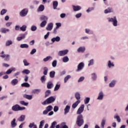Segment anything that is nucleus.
Returning <instances> with one entry per match:
<instances>
[{"instance_id":"13d9d810","label":"nucleus","mask_w":128,"mask_h":128,"mask_svg":"<svg viewBox=\"0 0 128 128\" xmlns=\"http://www.w3.org/2000/svg\"><path fill=\"white\" fill-rule=\"evenodd\" d=\"M94 64V59H92L89 61V64H88V66H92Z\"/></svg>"},{"instance_id":"4d7b16f0","label":"nucleus","mask_w":128,"mask_h":128,"mask_svg":"<svg viewBox=\"0 0 128 128\" xmlns=\"http://www.w3.org/2000/svg\"><path fill=\"white\" fill-rule=\"evenodd\" d=\"M92 80H96V74L94 73H93L92 74Z\"/></svg>"},{"instance_id":"a878e982","label":"nucleus","mask_w":128,"mask_h":128,"mask_svg":"<svg viewBox=\"0 0 128 128\" xmlns=\"http://www.w3.org/2000/svg\"><path fill=\"white\" fill-rule=\"evenodd\" d=\"M0 32L2 34H6V32H10V30L5 28H2L0 29Z\"/></svg>"},{"instance_id":"2eb2a0df","label":"nucleus","mask_w":128,"mask_h":128,"mask_svg":"<svg viewBox=\"0 0 128 128\" xmlns=\"http://www.w3.org/2000/svg\"><path fill=\"white\" fill-rule=\"evenodd\" d=\"M54 88V84L52 82H50L47 84V88L48 89L52 88Z\"/></svg>"},{"instance_id":"c9c22d12","label":"nucleus","mask_w":128,"mask_h":128,"mask_svg":"<svg viewBox=\"0 0 128 128\" xmlns=\"http://www.w3.org/2000/svg\"><path fill=\"white\" fill-rule=\"evenodd\" d=\"M20 30L22 32H26V26L23 25L22 27L20 28Z\"/></svg>"},{"instance_id":"20e7f679","label":"nucleus","mask_w":128,"mask_h":128,"mask_svg":"<svg viewBox=\"0 0 128 128\" xmlns=\"http://www.w3.org/2000/svg\"><path fill=\"white\" fill-rule=\"evenodd\" d=\"M108 22H112L114 26H118V20H116V16H114V18H109Z\"/></svg>"},{"instance_id":"37998d69","label":"nucleus","mask_w":128,"mask_h":128,"mask_svg":"<svg viewBox=\"0 0 128 128\" xmlns=\"http://www.w3.org/2000/svg\"><path fill=\"white\" fill-rule=\"evenodd\" d=\"M116 84V81H112L109 84V86L110 88H114V85Z\"/></svg>"},{"instance_id":"39448f33","label":"nucleus","mask_w":128,"mask_h":128,"mask_svg":"<svg viewBox=\"0 0 128 128\" xmlns=\"http://www.w3.org/2000/svg\"><path fill=\"white\" fill-rule=\"evenodd\" d=\"M28 10L26 8H24L20 12V16H26L28 14Z\"/></svg>"},{"instance_id":"ea45409f","label":"nucleus","mask_w":128,"mask_h":128,"mask_svg":"<svg viewBox=\"0 0 128 128\" xmlns=\"http://www.w3.org/2000/svg\"><path fill=\"white\" fill-rule=\"evenodd\" d=\"M60 84H56L54 88V92H56V90H58L60 89Z\"/></svg>"},{"instance_id":"412c9836","label":"nucleus","mask_w":128,"mask_h":128,"mask_svg":"<svg viewBox=\"0 0 128 128\" xmlns=\"http://www.w3.org/2000/svg\"><path fill=\"white\" fill-rule=\"evenodd\" d=\"M85 50H86V48H84V47L81 46L78 49V52H84Z\"/></svg>"},{"instance_id":"bf43d9fd","label":"nucleus","mask_w":128,"mask_h":128,"mask_svg":"<svg viewBox=\"0 0 128 128\" xmlns=\"http://www.w3.org/2000/svg\"><path fill=\"white\" fill-rule=\"evenodd\" d=\"M4 60H6V62H8V60H10V55L7 54H6V56H5Z\"/></svg>"},{"instance_id":"9d476101","label":"nucleus","mask_w":128,"mask_h":128,"mask_svg":"<svg viewBox=\"0 0 128 128\" xmlns=\"http://www.w3.org/2000/svg\"><path fill=\"white\" fill-rule=\"evenodd\" d=\"M104 98V92H100L97 100H102Z\"/></svg>"},{"instance_id":"79ce46f5","label":"nucleus","mask_w":128,"mask_h":128,"mask_svg":"<svg viewBox=\"0 0 128 128\" xmlns=\"http://www.w3.org/2000/svg\"><path fill=\"white\" fill-rule=\"evenodd\" d=\"M30 70H24L22 72V74H30Z\"/></svg>"},{"instance_id":"8fccbe9b","label":"nucleus","mask_w":128,"mask_h":128,"mask_svg":"<svg viewBox=\"0 0 128 128\" xmlns=\"http://www.w3.org/2000/svg\"><path fill=\"white\" fill-rule=\"evenodd\" d=\"M108 68H112V66H114V64L112 63L110 60H109L108 63Z\"/></svg>"},{"instance_id":"4468645a","label":"nucleus","mask_w":128,"mask_h":128,"mask_svg":"<svg viewBox=\"0 0 128 128\" xmlns=\"http://www.w3.org/2000/svg\"><path fill=\"white\" fill-rule=\"evenodd\" d=\"M70 106H66L64 109V114H66L70 112Z\"/></svg>"},{"instance_id":"1a4fd4ad","label":"nucleus","mask_w":128,"mask_h":128,"mask_svg":"<svg viewBox=\"0 0 128 128\" xmlns=\"http://www.w3.org/2000/svg\"><path fill=\"white\" fill-rule=\"evenodd\" d=\"M54 27V24L52 23H50L48 24L46 28V30H52V28Z\"/></svg>"},{"instance_id":"393cba45","label":"nucleus","mask_w":128,"mask_h":128,"mask_svg":"<svg viewBox=\"0 0 128 128\" xmlns=\"http://www.w3.org/2000/svg\"><path fill=\"white\" fill-rule=\"evenodd\" d=\"M21 86L22 88H30V85L28 82H24L21 84Z\"/></svg>"},{"instance_id":"cd10ccee","label":"nucleus","mask_w":128,"mask_h":128,"mask_svg":"<svg viewBox=\"0 0 128 128\" xmlns=\"http://www.w3.org/2000/svg\"><path fill=\"white\" fill-rule=\"evenodd\" d=\"M70 78H72V76H70V75H68L67 76H66L64 78V82L66 84V82H67L68 80H70Z\"/></svg>"},{"instance_id":"e2e57ef3","label":"nucleus","mask_w":128,"mask_h":128,"mask_svg":"<svg viewBox=\"0 0 128 128\" xmlns=\"http://www.w3.org/2000/svg\"><path fill=\"white\" fill-rule=\"evenodd\" d=\"M31 30H32V32H35V30H36V27L34 26H32Z\"/></svg>"},{"instance_id":"5fc2aeb1","label":"nucleus","mask_w":128,"mask_h":128,"mask_svg":"<svg viewBox=\"0 0 128 128\" xmlns=\"http://www.w3.org/2000/svg\"><path fill=\"white\" fill-rule=\"evenodd\" d=\"M14 70V68H10L9 70H8L6 72V74H12V72Z\"/></svg>"},{"instance_id":"a18cd8bd","label":"nucleus","mask_w":128,"mask_h":128,"mask_svg":"<svg viewBox=\"0 0 128 128\" xmlns=\"http://www.w3.org/2000/svg\"><path fill=\"white\" fill-rule=\"evenodd\" d=\"M56 122L54 121L52 124L50 128H56Z\"/></svg>"},{"instance_id":"338daca9","label":"nucleus","mask_w":128,"mask_h":128,"mask_svg":"<svg viewBox=\"0 0 128 128\" xmlns=\"http://www.w3.org/2000/svg\"><path fill=\"white\" fill-rule=\"evenodd\" d=\"M92 10H94V7L92 8H89L87 10V12H92Z\"/></svg>"},{"instance_id":"6e6552de","label":"nucleus","mask_w":128,"mask_h":128,"mask_svg":"<svg viewBox=\"0 0 128 128\" xmlns=\"http://www.w3.org/2000/svg\"><path fill=\"white\" fill-rule=\"evenodd\" d=\"M84 110V104H82L78 109L77 111L78 114H80Z\"/></svg>"},{"instance_id":"864d4df0","label":"nucleus","mask_w":128,"mask_h":128,"mask_svg":"<svg viewBox=\"0 0 128 128\" xmlns=\"http://www.w3.org/2000/svg\"><path fill=\"white\" fill-rule=\"evenodd\" d=\"M46 110H48V112H50V110H52V106H48L46 108Z\"/></svg>"},{"instance_id":"72a5a7b5","label":"nucleus","mask_w":128,"mask_h":128,"mask_svg":"<svg viewBox=\"0 0 128 128\" xmlns=\"http://www.w3.org/2000/svg\"><path fill=\"white\" fill-rule=\"evenodd\" d=\"M44 71L43 72V74L44 76H46L48 74V68L46 67H44Z\"/></svg>"},{"instance_id":"473e14b6","label":"nucleus","mask_w":128,"mask_h":128,"mask_svg":"<svg viewBox=\"0 0 128 128\" xmlns=\"http://www.w3.org/2000/svg\"><path fill=\"white\" fill-rule=\"evenodd\" d=\"M46 20H44L40 24V28H44V26H46Z\"/></svg>"},{"instance_id":"2f4dec72","label":"nucleus","mask_w":128,"mask_h":128,"mask_svg":"<svg viewBox=\"0 0 128 128\" xmlns=\"http://www.w3.org/2000/svg\"><path fill=\"white\" fill-rule=\"evenodd\" d=\"M32 126H34L33 128H38L36 125L34 124V122L30 123L28 126V128H32Z\"/></svg>"},{"instance_id":"680f3d73","label":"nucleus","mask_w":128,"mask_h":128,"mask_svg":"<svg viewBox=\"0 0 128 128\" xmlns=\"http://www.w3.org/2000/svg\"><path fill=\"white\" fill-rule=\"evenodd\" d=\"M23 62L24 63V66H28L30 65V64L28 62V61L26 60H24Z\"/></svg>"},{"instance_id":"5701e85b","label":"nucleus","mask_w":128,"mask_h":128,"mask_svg":"<svg viewBox=\"0 0 128 128\" xmlns=\"http://www.w3.org/2000/svg\"><path fill=\"white\" fill-rule=\"evenodd\" d=\"M44 6L42 4H41L39 6L38 8V12H44Z\"/></svg>"},{"instance_id":"f3484780","label":"nucleus","mask_w":128,"mask_h":128,"mask_svg":"<svg viewBox=\"0 0 128 128\" xmlns=\"http://www.w3.org/2000/svg\"><path fill=\"white\" fill-rule=\"evenodd\" d=\"M18 79H14L12 80L11 84L12 86H16V84H18Z\"/></svg>"},{"instance_id":"7ed1b4c3","label":"nucleus","mask_w":128,"mask_h":128,"mask_svg":"<svg viewBox=\"0 0 128 128\" xmlns=\"http://www.w3.org/2000/svg\"><path fill=\"white\" fill-rule=\"evenodd\" d=\"M26 110L24 107H20L18 104L12 106V110H14V112H18V110Z\"/></svg>"},{"instance_id":"aec40b11","label":"nucleus","mask_w":128,"mask_h":128,"mask_svg":"<svg viewBox=\"0 0 128 128\" xmlns=\"http://www.w3.org/2000/svg\"><path fill=\"white\" fill-rule=\"evenodd\" d=\"M16 118H14L13 120H12L11 122V126L12 128H16V126H17L16 123Z\"/></svg>"},{"instance_id":"6e6d98bb","label":"nucleus","mask_w":128,"mask_h":128,"mask_svg":"<svg viewBox=\"0 0 128 128\" xmlns=\"http://www.w3.org/2000/svg\"><path fill=\"white\" fill-rule=\"evenodd\" d=\"M56 60H54L52 62V66H53V68H56Z\"/></svg>"},{"instance_id":"09e8293b","label":"nucleus","mask_w":128,"mask_h":128,"mask_svg":"<svg viewBox=\"0 0 128 128\" xmlns=\"http://www.w3.org/2000/svg\"><path fill=\"white\" fill-rule=\"evenodd\" d=\"M6 12H8V10L5 9H2V10L0 12V14L1 16H4V14L6 13Z\"/></svg>"},{"instance_id":"4c0bfd02","label":"nucleus","mask_w":128,"mask_h":128,"mask_svg":"<svg viewBox=\"0 0 128 128\" xmlns=\"http://www.w3.org/2000/svg\"><path fill=\"white\" fill-rule=\"evenodd\" d=\"M20 104H22V106H28V102H25L24 100L20 101Z\"/></svg>"},{"instance_id":"7c9ffc66","label":"nucleus","mask_w":128,"mask_h":128,"mask_svg":"<svg viewBox=\"0 0 128 128\" xmlns=\"http://www.w3.org/2000/svg\"><path fill=\"white\" fill-rule=\"evenodd\" d=\"M112 12V9L108 8V9L104 10V14H108V12Z\"/></svg>"},{"instance_id":"f03ea898","label":"nucleus","mask_w":128,"mask_h":128,"mask_svg":"<svg viewBox=\"0 0 128 128\" xmlns=\"http://www.w3.org/2000/svg\"><path fill=\"white\" fill-rule=\"evenodd\" d=\"M56 100V98H54L52 96H50L45 101L42 102V104L44 106L46 104H52V102H54Z\"/></svg>"},{"instance_id":"052dcab7","label":"nucleus","mask_w":128,"mask_h":128,"mask_svg":"<svg viewBox=\"0 0 128 128\" xmlns=\"http://www.w3.org/2000/svg\"><path fill=\"white\" fill-rule=\"evenodd\" d=\"M50 58H52V57L50 56H48L46 58H44L43 60L44 62H48V60Z\"/></svg>"},{"instance_id":"49530a36","label":"nucleus","mask_w":128,"mask_h":128,"mask_svg":"<svg viewBox=\"0 0 128 128\" xmlns=\"http://www.w3.org/2000/svg\"><path fill=\"white\" fill-rule=\"evenodd\" d=\"M44 120H42L40 121V124L39 126V128H42V126H44Z\"/></svg>"},{"instance_id":"58836bf2","label":"nucleus","mask_w":128,"mask_h":128,"mask_svg":"<svg viewBox=\"0 0 128 128\" xmlns=\"http://www.w3.org/2000/svg\"><path fill=\"white\" fill-rule=\"evenodd\" d=\"M45 78H46V76H43L40 78V80L42 82V84H44V82H46V79Z\"/></svg>"},{"instance_id":"0eeeda50","label":"nucleus","mask_w":128,"mask_h":128,"mask_svg":"<svg viewBox=\"0 0 128 128\" xmlns=\"http://www.w3.org/2000/svg\"><path fill=\"white\" fill-rule=\"evenodd\" d=\"M68 52V50H66L62 51H60L58 53V55L60 56H66Z\"/></svg>"},{"instance_id":"dca6fc26","label":"nucleus","mask_w":128,"mask_h":128,"mask_svg":"<svg viewBox=\"0 0 128 128\" xmlns=\"http://www.w3.org/2000/svg\"><path fill=\"white\" fill-rule=\"evenodd\" d=\"M25 119H26V116L22 115L20 116L19 118H18V122H24V120Z\"/></svg>"},{"instance_id":"774afa93","label":"nucleus","mask_w":128,"mask_h":128,"mask_svg":"<svg viewBox=\"0 0 128 128\" xmlns=\"http://www.w3.org/2000/svg\"><path fill=\"white\" fill-rule=\"evenodd\" d=\"M58 106H55L54 108V111L55 112H58Z\"/></svg>"},{"instance_id":"b1692460","label":"nucleus","mask_w":128,"mask_h":128,"mask_svg":"<svg viewBox=\"0 0 128 128\" xmlns=\"http://www.w3.org/2000/svg\"><path fill=\"white\" fill-rule=\"evenodd\" d=\"M54 76H56V72L54 71H51L50 72V76L52 78H54Z\"/></svg>"},{"instance_id":"603ef678","label":"nucleus","mask_w":128,"mask_h":128,"mask_svg":"<svg viewBox=\"0 0 128 128\" xmlns=\"http://www.w3.org/2000/svg\"><path fill=\"white\" fill-rule=\"evenodd\" d=\"M114 118H116V120L118 122H120V116H114Z\"/></svg>"},{"instance_id":"6ab92c4d","label":"nucleus","mask_w":128,"mask_h":128,"mask_svg":"<svg viewBox=\"0 0 128 128\" xmlns=\"http://www.w3.org/2000/svg\"><path fill=\"white\" fill-rule=\"evenodd\" d=\"M24 38H26V34H22V36H19L16 38L18 42H20V40H24Z\"/></svg>"},{"instance_id":"de8ad7c7","label":"nucleus","mask_w":128,"mask_h":128,"mask_svg":"<svg viewBox=\"0 0 128 128\" xmlns=\"http://www.w3.org/2000/svg\"><path fill=\"white\" fill-rule=\"evenodd\" d=\"M104 124H106V120L103 119V120H102V123H101V127H102V128H104Z\"/></svg>"},{"instance_id":"f8f14e48","label":"nucleus","mask_w":128,"mask_h":128,"mask_svg":"<svg viewBox=\"0 0 128 128\" xmlns=\"http://www.w3.org/2000/svg\"><path fill=\"white\" fill-rule=\"evenodd\" d=\"M52 42H60V36H57L56 38H54L51 40Z\"/></svg>"},{"instance_id":"bb28decb","label":"nucleus","mask_w":128,"mask_h":128,"mask_svg":"<svg viewBox=\"0 0 128 128\" xmlns=\"http://www.w3.org/2000/svg\"><path fill=\"white\" fill-rule=\"evenodd\" d=\"M75 98L76 100H80V94L78 92H76L75 94Z\"/></svg>"},{"instance_id":"c756f323","label":"nucleus","mask_w":128,"mask_h":128,"mask_svg":"<svg viewBox=\"0 0 128 128\" xmlns=\"http://www.w3.org/2000/svg\"><path fill=\"white\" fill-rule=\"evenodd\" d=\"M70 60L68 57V56H64L62 58V62H68Z\"/></svg>"},{"instance_id":"f257e3e1","label":"nucleus","mask_w":128,"mask_h":128,"mask_svg":"<svg viewBox=\"0 0 128 128\" xmlns=\"http://www.w3.org/2000/svg\"><path fill=\"white\" fill-rule=\"evenodd\" d=\"M84 118L82 117V115L80 114L77 118V120L76 122V124L78 126H81L84 124Z\"/></svg>"},{"instance_id":"ddd939ff","label":"nucleus","mask_w":128,"mask_h":128,"mask_svg":"<svg viewBox=\"0 0 128 128\" xmlns=\"http://www.w3.org/2000/svg\"><path fill=\"white\" fill-rule=\"evenodd\" d=\"M23 98H26V100H32V96L24 94L23 95Z\"/></svg>"},{"instance_id":"c03bdc74","label":"nucleus","mask_w":128,"mask_h":128,"mask_svg":"<svg viewBox=\"0 0 128 128\" xmlns=\"http://www.w3.org/2000/svg\"><path fill=\"white\" fill-rule=\"evenodd\" d=\"M10 44H12V40H8L6 43V46H10Z\"/></svg>"},{"instance_id":"a19ab883","label":"nucleus","mask_w":128,"mask_h":128,"mask_svg":"<svg viewBox=\"0 0 128 128\" xmlns=\"http://www.w3.org/2000/svg\"><path fill=\"white\" fill-rule=\"evenodd\" d=\"M90 98H86V99L84 100V102L85 104H88V102H90Z\"/></svg>"},{"instance_id":"4be33fe9","label":"nucleus","mask_w":128,"mask_h":128,"mask_svg":"<svg viewBox=\"0 0 128 128\" xmlns=\"http://www.w3.org/2000/svg\"><path fill=\"white\" fill-rule=\"evenodd\" d=\"M58 2L57 1L53 2V8L54 10H56V8H58Z\"/></svg>"},{"instance_id":"0e129e2a","label":"nucleus","mask_w":128,"mask_h":128,"mask_svg":"<svg viewBox=\"0 0 128 128\" xmlns=\"http://www.w3.org/2000/svg\"><path fill=\"white\" fill-rule=\"evenodd\" d=\"M35 52H36V48H34L32 50L30 54H34Z\"/></svg>"},{"instance_id":"69168bd1","label":"nucleus","mask_w":128,"mask_h":128,"mask_svg":"<svg viewBox=\"0 0 128 128\" xmlns=\"http://www.w3.org/2000/svg\"><path fill=\"white\" fill-rule=\"evenodd\" d=\"M84 80V76L80 77V78L78 80V82H82V80Z\"/></svg>"},{"instance_id":"e433bc0d","label":"nucleus","mask_w":128,"mask_h":128,"mask_svg":"<svg viewBox=\"0 0 128 128\" xmlns=\"http://www.w3.org/2000/svg\"><path fill=\"white\" fill-rule=\"evenodd\" d=\"M50 90H47L45 92V98H48L50 94Z\"/></svg>"},{"instance_id":"3c124183","label":"nucleus","mask_w":128,"mask_h":128,"mask_svg":"<svg viewBox=\"0 0 128 128\" xmlns=\"http://www.w3.org/2000/svg\"><path fill=\"white\" fill-rule=\"evenodd\" d=\"M40 20H48V17L42 16L40 18Z\"/></svg>"},{"instance_id":"9b49d317","label":"nucleus","mask_w":128,"mask_h":128,"mask_svg":"<svg viewBox=\"0 0 128 128\" xmlns=\"http://www.w3.org/2000/svg\"><path fill=\"white\" fill-rule=\"evenodd\" d=\"M80 103V100H78L74 104L72 105V108H76L78 106V104Z\"/></svg>"},{"instance_id":"423d86ee","label":"nucleus","mask_w":128,"mask_h":128,"mask_svg":"<svg viewBox=\"0 0 128 128\" xmlns=\"http://www.w3.org/2000/svg\"><path fill=\"white\" fill-rule=\"evenodd\" d=\"M84 68V64L82 62H80L78 66V68L76 72H80Z\"/></svg>"},{"instance_id":"f704fd0d","label":"nucleus","mask_w":128,"mask_h":128,"mask_svg":"<svg viewBox=\"0 0 128 128\" xmlns=\"http://www.w3.org/2000/svg\"><path fill=\"white\" fill-rule=\"evenodd\" d=\"M32 92L33 94H38L40 92V89H35L32 90Z\"/></svg>"},{"instance_id":"c85d7f7f","label":"nucleus","mask_w":128,"mask_h":128,"mask_svg":"<svg viewBox=\"0 0 128 128\" xmlns=\"http://www.w3.org/2000/svg\"><path fill=\"white\" fill-rule=\"evenodd\" d=\"M20 48H28V44H21Z\"/></svg>"},{"instance_id":"a211bd4d","label":"nucleus","mask_w":128,"mask_h":128,"mask_svg":"<svg viewBox=\"0 0 128 128\" xmlns=\"http://www.w3.org/2000/svg\"><path fill=\"white\" fill-rule=\"evenodd\" d=\"M82 9V7L80 6H73V10L74 12H78V10H80Z\"/></svg>"}]
</instances>
